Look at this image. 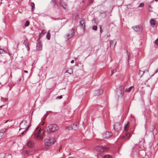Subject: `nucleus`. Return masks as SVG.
<instances>
[{"label":"nucleus","mask_w":158,"mask_h":158,"mask_svg":"<svg viewBox=\"0 0 158 158\" xmlns=\"http://www.w3.org/2000/svg\"><path fill=\"white\" fill-rule=\"evenodd\" d=\"M75 33V29L72 28L70 31L69 33L66 35V36L68 38V40H69L70 38L73 36L74 35Z\"/></svg>","instance_id":"nucleus-8"},{"label":"nucleus","mask_w":158,"mask_h":158,"mask_svg":"<svg viewBox=\"0 0 158 158\" xmlns=\"http://www.w3.org/2000/svg\"><path fill=\"white\" fill-rule=\"evenodd\" d=\"M48 112L47 111L46 113L44 115V116H43V120H44L46 118L47 116L48 115Z\"/></svg>","instance_id":"nucleus-32"},{"label":"nucleus","mask_w":158,"mask_h":158,"mask_svg":"<svg viewBox=\"0 0 158 158\" xmlns=\"http://www.w3.org/2000/svg\"><path fill=\"white\" fill-rule=\"evenodd\" d=\"M7 129L4 128L3 129H2L1 130V132L2 133H3V135L4 134V133H5V131H6Z\"/></svg>","instance_id":"nucleus-35"},{"label":"nucleus","mask_w":158,"mask_h":158,"mask_svg":"<svg viewBox=\"0 0 158 158\" xmlns=\"http://www.w3.org/2000/svg\"><path fill=\"white\" fill-rule=\"evenodd\" d=\"M59 149H59V151H60V150L62 149L61 147H60L59 148Z\"/></svg>","instance_id":"nucleus-50"},{"label":"nucleus","mask_w":158,"mask_h":158,"mask_svg":"<svg viewBox=\"0 0 158 158\" xmlns=\"http://www.w3.org/2000/svg\"><path fill=\"white\" fill-rule=\"evenodd\" d=\"M112 135L111 132L107 131L103 134V137L104 138L107 139L111 137Z\"/></svg>","instance_id":"nucleus-10"},{"label":"nucleus","mask_w":158,"mask_h":158,"mask_svg":"<svg viewBox=\"0 0 158 158\" xmlns=\"http://www.w3.org/2000/svg\"><path fill=\"white\" fill-rule=\"evenodd\" d=\"M72 127L74 130H76L78 129V126L77 125V124L74 123L73 124H72Z\"/></svg>","instance_id":"nucleus-20"},{"label":"nucleus","mask_w":158,"mask_h":158,"mask_svg":"<svg viewBox=\"0 0 158 158\" xmlns=\"http://www.w3.org/2000/svg\"><path fill=\"white\" fill-rule=\"evenodd\" d=\"M154 1L156 2H157V1H158V0H154Z\"/></svg>","instance_id":"nucleus-53"},{"label":"nucleus","mask_w":158,"mask_h":158,"mask_svg":"<svg viewBox=\"0 0 158 158\" xmlns=\"http://www.w3.org/2000/svg\"><path fill=\"white\" fill-rule=\"evenodd\" d=\"M103 156L104 158H110V157L109 155H105Z\"/></svg>","instance_id":"nucleus-36"},{"label":"nucleus","mask_w":158,"mask_h":158,"mask_svg":"<svg viewBox=\"0 0 158 158\" xmlns=\"http://www.w3.org/2000/svg\"><path fill=\"white\" fill-rule=\"evenodd\" d=\"M148 10L149 12H151L152 11V7L150 5L148 6Z\"/></svg>","instance_id":"nucleus-28"},{"label":"nucleus","mask_w":158,"mask_h":158,"mask_svg":"<svg viewBox=\"0 0 158 158\" xmlns=\"http://www.w3.org/2000/svg\"><path fill=\"white\" fill-rule=\"evenodd\" d=\"M133 87V86H131L128 88L126 89L125 91L127 92H129L131 91Z\"/></svg>","instance_id":"nucleus-22"},{"label":"nucleus","mask_w":158,"mask_h":158,"mask_svg":"<svg viewBox=\"0 0 158 158\" xmlns=\"http://www.w3.org/2000/svg\"><path fill=\"white\" fill-rule=\"evenodd\" d=\"M92 29L94 31H96L97 30V27L95 25L93 27Z\"/></svg>","instance_id":"nucleus-34"},{"label":"nucleus","mask_w":158,"mask_h":158,"mask_svg":"<svg viewBox=\"0 0 158 158\" xmlns=\"http://www.w3.org/2000/svg\"><path fill=\"white\" fill-rule=\"evenodd\" d=\"M27 145L29 147L32 148L34 146V143L32 140H29L27 143Z\"/></svg>","instance_id":"nucleus-16"},{"label":"nucleus","mask_w":158,"mask_h":158,"mask_svg":"<svg viewBox=\"0 0 158 158\" xmlns=\"http://www.w3.org/2000/svg\"><path fill=\"white\" fill-rule=\"evenodd\" d=\"M45 32L44 30H43L41 33L40 34L39 37H42L45 34Z\"/></svg>","instance_id":"nucleus-25"},{"label":"nucleus","mask_w":158,"mask_h":158,"mask_svg":"<svg viewBox=\"0 0 158 158\" xmlns=\"http://www.w3.org/2000/svg\"><path fill=\"white\" fill-rule=\"evenodd\" d=\"M49 112H52L51 111H49Z\"/></svg>","instance_id":"nucleus-55"},{"label":"nucleus","mask_w":158,"mask_h":158,"mask_svg":"<svg viewBox=\"0 0 158 158\" xmlns=\"http://www.w3.org/2000/svg\"><path fill=\"white\" fill-rule=\"evenodd\" d=\"M31 7L32 10H34L35 9L34 3L33 2H31Z\"/></svg>","instance_id":"nucleus-27"},{"label":"nucleus","mask_w":158,"mask_h":158,"mask_svg":"<svg viewBox=\"0 0 158 158\" xmlns=\"http://www.w3.org/2000/svg\"><path fill=\"white\" fill-rule=\"evenodd\" d=\"M132 28L136 32H140L142 30V29H141V27L138 25L132 27Z\"/></svg>","instance_id":"nucleus-15"},{"label":"nucleus","mask_w":158,"mask_h":158,"mask_svg":"<svg viewBox=\"0 0 158 158\" xmlns=\"http://www.w3.org/2000/svg\"><path fill=\"white\" fill-rule=\"evenodd\" d=\"M47 133H50L57 131L58 129V127L55 124H50L46 128Z\"/></svg>","instance_id":"nucleus-3"},{"label":"nucleus","mask_w":158,"mask_h":158,"mask_svg":"<svg viewBox=\"0 0 158 158\" xmlns=\"http://www.w3.org/2000/svg\"><path fill=\"white\" fill-rule=\"evenodd\" d=\"M19 126V131L23 130L21 133L22 135H23L25 132L28 128L30 125L28 122H27L26 121L24 120L20 123Z\"/></svg>","instance_id":"nucleus-2"},{"label":"nucleus","mask_w":158,"mask_h":158,"mask_svg":"<svg viewBox=\"0 0 158 158\" xmlns=\"http://www.w3.org/2000/svg\"><path fill=\"white\" fill-rule=\"evenodd\" d=\"M132 158H138V150L135 147L132 148V150L131 154Z\"/></svg>","instance_id":"nucleus-6"},{"label":"nucleus","mask_w":158,"mask_h":158,"mask_svg":"<svg viewBox=\"0 0 158 158\" xmlns=\"http://www.w3.org/2000/svg\"><path fill=\"white\" fill-rule=\"evenodd\" d=\"M44 132L43 130L41 129L39 127H37L33 133L32 136L34 138L36 139H42L43 138Z\"/></svg>","instance_id":"nucleus-1"},{"label":"nucleus","mask_w":158,"mask_h":158,"mask_svg":"<svg viewBox=\"0 0 158 158\" xmlns=\"http://www.w3.org/2000/svg\"><path fill=\"white\" fill-rule=\"evenodd\" d=\"M66 129L69 130H70L72 129H73L72 127V125H71L70 126H69L67 127Z\"/></svg>","instance_id":"nucleus-31"},{"label":"nucleus","mask_w":158,"mask_h":158,"mask_svg":"<svg viewBox=\"0 0 158 158\" xmlns=\"http://www.w3.org/2000/svg\"><path fill=\"white\" fill-rule=\"evenodd\" d=\"M107 148L106 147H104L101 146H98L96 147L95 150L98 152H103L107 150Z\"/></svg>","instance_id":"nucleus-7"},{"label":"nucleus","mask_w":158,"mask_h":158,"mask_svg":"<svg viewBox=\"0 0 158 158\" xmlns=\"http://www.w3.org/2000/svg\"><path fill=\"white\" fill-rule=\"evenodd\" d=\"M103 91L102 89L96 90L95 91L94 93L96 95H99L102 93Z\"/></svg>","instance_id":"nucleus-19"},{"label":"nucleus","mask_w":158,"mask_h":158,"mask_svg":"<svg viewBox=\"0 0 158 158\" xmlns=\"http://www.w3.org/2000/svg\"><path fill=\"white\" fill-rule=\"evenodd\" d=\"M121 128V126L118 123H115L114 125V129L116 131H118Z\"/></svg>","instance_id":"nucleus-12"},{"label":"nucleus","mask_w":158,"mask_h":158,"mask_svg":"<svg viewBox=\"0 0 158 158\" xmlns=\"http://www.w3.org/2000/svg\"><path fill=\"white\" fill-rule=\"evenodd\" d=\"M9 120H7L4 123H6Z\"/></svg>","instance_id":"nucleus-49"},{"label":"nucleus","mask_w":158,"mask_h":158,"mask_svg":"<svg viewBox=\"0 0 158 158\" xmlns=\"http://www.w3.org/2000/svg\"><path fill=\"white\" fill-rule=\"evenodd\" d=\"M144 6V3H141L138 6V7H142L143 6Z\"/></svg>","instance_id":"nucleus-33"},{"label":"nucleus","mask_w":158,"mask_h":158,"mask_svg":"<svg viewBox=\"0 0 158 158\" xmlns=\"http://www.w3.org/2000/svg\"><path fill=\"white\" fill-rule=\"evenodd\" d=\"M25 46L27 48V50L28 51H29V50H30V48L29 47V46H28V44L27 43H25Z\"/></svg>","instance_id":"nucleus-30"},{"label":"nucleus","mask_w":158,"mask_h":158,"mask_svg":"<svg viewBox=\"0 0 158 158\" xmlns=\"http://www.w3.org/2000/svg\"><path fill=\"white\" fill-rule=\"evenodd\" d=\"M3 133L1 131H0V136H2L3 135Z\"/></svg>","instance_id":"nucleus-44"},{"label":"nucleus","mask_w":158,"mask_h":158,"mask_svg":"<svg viewBox=\"0 0 158 158\" xmlns=\"http://www.w3.org/2000/svg\"><path fill=\"white\" fill-rule=\"evenodd\" d=\"M85 19L84 18H81L80 21L81 26L82 27L83 30H84L85 28Z\"/></svg>","instance_id":"nucleus-13"},{"label":"nucleus","mask_w":158,"mask_h":158,"mask_svg":"<svg viewBox=\"0 0 158 158\" xmlns=\"http://www.w3.org/2000/svg\"><path fill=\"white\" fill-rule=\"evenodd\" d=\"M125 87L121 86L118 88L116 91V94L118 97H122L124 93Z\"/></svg>","instance_id":"nucleus-5"},{"label":"nucleus","mask_w":158,"mask_h":158,"mask_svg":"<svg viewBox=\"0 0 158 158\" xmlns=\"http://www.w3.org/2000/svg\"><path fill=\"white\" fill-rule=\"evenodd\" d=\"M74 62V60H72L71 61V63H73Z\"/></svg>","instance_id":"nucleus-46"},{"label":"nucleus","mask_w":158,"mask_h":158,"mask_svg":"<svg viewBox=\"0 0 158 158\" xmlns=\"http://www.w3.org/2000/svg\"><path fill=\"white\" fill-rule=\"evenodd\" d=\"M8 100V98H6L5 99L4 101V102H6Z\"/></svg>","instance_id":"nucleus-45"},{"label":"nucleus","mask_w":158,"mask_h":158,"mask_svg":"<svg viewBox=\"0 0 158 158\" xmlns=\"http://www.w3.org/2000/svg\"><path fill=\"white\" fill-rule=\"evenodd\" d=\"M55 142V139L53 138H50L48 139H46L44 141V144L47 146H50L54 144Z\"/></svg>","instance_id":"nucleus-4"},{"label":"nucleus","mask_w":158,"mask_h":158,"mask_svg":"<svg viewBox=\"0 0 158 158\" xmlns=\"http://www.w3.org/2000/svg\"><path fill=\"white\" fill-rule=\"evenodd\" d=\"M2 0H0V4H1V3H2L1 2H2Z\"/></svg>","instance_id":"nucleus-51"},{"label":"nucleus","mask_w":158,"mask_h":158,"mask_svg":"<svg viewBox=\"0 0 158 158\" xmlns=\"http://www.w3.org/2000/svg\"><path fill=\"white\" fill-rule=\"evenodd\" d=\"M44 123V122H42V124L43 125Z\"/></svg>","instance_id":"nucleus-52"},{"label":"nucleus","mask_w":158,"mask_h":158,"mask_svg":"<svg viewBox=\"0 0 158 158\" xmlns=\"http://www.w3.org/2000/svg\"><path fill=\"white\" fill-rule=\"evenodd\" d=\"M131 135L130 133L127 132L125 133V135L123 136L122 138L127 140L128 139L131 137Z\"/></svg>","instance_id":"nucleus-17"},{"label":"nucleus","mask_w":158,"mask_h":158,"mask_svg":"<svg viewBox=\"0 0 158 158\" xmlns=\"http://www.w3.org/2000/svg\"><path fill=\"white\" fill-rule=\"evenodd\" d=\"M30 24V22L29 21H27L25 23V27H27Z\"/></svg>","instance_id":"nucleus-29"},{"label":"nucleus","mask_w":158,"mask_h":158,"mask_svg":"<svg viewBox=\"0 0 158 158\" xmlns=\"http://www.w3.org/2000/svg\"><path fill=\"white\" fill-rule=\"evenodd\" d=\"M46 37L47 39L48 40H49L50 39V31L49 30L46 36Z\"/></svg>","instance_id":"nucleus-24"},{"label":"nucleus","mask_w":158,"mask_h":158,"mask_svg":"<svg viewBox=\"0 0 158 158\" xmlns=\"http://www.w3.org/2000/svg\"><path fill=\"white\" fill-rule=\"evenodd\" d=\"M4 52V51L2 49L0 48V54L3 53Z\"/></svg>","instance_id":"nucleus-37"},{"label":"nucleus","mask_w":158,"mask_h":158,"mask_svg":"<svg viewBox=\"0 0 158 158\" xmlns=\"http://www.w3.org/2000/svg\"><path fill=\"white\" fill-rule=\"evenodd\" d=\"M145 72L144 71H141L140 70H139V75H140V77H141L143 75V74Z\"/></svg>","instance_id":"nucleus-26"},{"label":"nucleus","mask_w":158,"mask_h":158,"mask_svg":"<svg viewBox=\"0 0 158 158\" xmlns=\"http://www.w3.org/2000/svg\"><path fill=\"white\" fill-rule=\"evenodd\" d=\"M98 158H104L103 156H100V154H98Z\"/></svg>","instance_id":"nucleus-38"},{"label":"nucleus","mask_w":158,"mask_h":158,"mask_svg":"<svg viewBox=\"0 0 158 158\" xmlns=\"http://www.w3.org/2000/svg\"><path fill=\"white\" fill-rule=\"evenodd\" d=\"M51 3L55 8H59V6L58 5V2H56V0H52Z\"/></svg>","instance_id":"nucleus-14"},{"label":"nucleus","mask_w":158,"mask_h":158,"mask_svg":"<svg viewBox=\"0 0 158 158\" xmlns=\"http://www.w3.org/2000/svg\"><path fill=\"white\" fill-rule=\"evenodd\" d=\"M153 2V1H152V2H151V3H152V2Z\"/></svg>","instance_id":"nucleus-56"},{"label":"nucleus","mask_w":158,"mask_h":158,"mask_svg":"<svg viewBox=\"0 0 158 158\" xmlns=\"http://www.w3.org/2000/svg\"><path fill=\"white\" fill-rule=\"evenodd\" d=\"M62 96L60 95V96H58V97H57V99H60L62 98Z\"/></svg>","instance_id":"nucleus-40"},{"label":"nucleus","mask_w":158,"mask_h":158,"mask_svg":"<svg viewBox=\"0 0 158 158\" xmlns=\"http://www.w3.org/2000/svg\"><path fill=\"white\" fill-rule=\"evenodd\" d=\"M150 22L151 25H155L156 23V21L154 19H151L150 20Z\"/></svg>","instance_id":"nucleus-21"},{"label":"nucleus","mask_w":158,"mask_h":158,"mask_svg":"<svg viewBox=\"0 0 158 158\" xmlns=\"http://www.w3.org/2000/svg\"><path fill=\"white\" fill-rule=\"evenodd\" d=\"M158 72V69L155 70L154 74Z\"/></svg>","instance_id":"nucleus-43"},{"label":"nucleus","mask_w":158,"mask_h":158,"mask_svg":"<svg viewBox=\"0 0 158 158\" xmlns=\"http://www.w3.org/2000/svg\"><path fill=\"white\" fill-rule=\"evenodd\" d=\"M152 129L153 130H154L155 129V128H154V127L153 126H152Z\"/></svg>","instance_id":"nucleus-47"},{"label":"nucleus","mask_w":158,"mask_h":158,"mask_svg":"<svg viewBox=\"0 0 158 158\" xmlns=\"http://www.w3.org/2000/svg\"><path fill=\"white\" fill-rule=\"evenodd\" d=\"M99 27H100V31L101 33H102V27L101 26H100Z\"/></svg>","instance_id":"nucleus-41"},{"label":"nucleus","mask_w":158,"mask_h":158,"mask_svg":"<svg viewBox=\"0 0 158 158\" xmlns=\"http://www.w3.org/2000/svg\"><path fill=\"white\" fill-rule=\"evenodd\" d=\"M116 43L117 41H116L115 40H111L110 41V47L112 48H114Z\"/></svg>","instance_id":"nucleus-18"},{"label":"nucleus","mask_w":158,"mask_h":158,"mask_svg":"<svg viewBox=\"0 0 158 158\" xmlns=\"http://www.w3.org/2000/svg\"><path fill=\"white\" fill-rule=\"evenodd\" d=\"M156 43L157 45H158V39H157L156 40Z\"/></svg>","instance_id":"nucleus-42"},{"label":"nucleus","mask_w":158,"mask_h":158,"mask_svg":"<svg viewBox=\"0 0 158 158\" xmlns=\"http://www.w3.org/2000/svg\"><path fill=\"white\" fill-rule=\"evenodd\" d=\"M124 130L125 131H127L129 129V123L127 122V123L125 125L124 127Z\"/></svg>","instance_id":"nucleus-23"},{"label":"nucleus","mask_w":158,"mask_h":158,"mask_svg":"<svg viewBox=\"0 0 158 158\" xmlns=\"http://www.w3.org/2000/svg\"><path fill=\"white\" fill-rule=\"evenodd\" d=\"M36 50L39 51H41L42 49V45L41 42L39 40H37V42L36 46Z\"/></svg>","instance_id":"nucleus-9"},{"label":"nucleus","mask_w":158,"mask_h":158,"mask_svg":"<svg viewBox=\"0 0 158 158\" xmlns=\"http://www.w3.org/2000/svg\"><path fill=\"white\" fill-rule=\"evenodd\" d=\"M2 98V99H4V98Z\"/></svg>","instance_id":"nucleus-54"},{"label":"nucleus","mask_w":158,"mask_h":158,"mask_svg":"<svg viewBox=\"0 0 158 158\" xmlns=\"http://www.w3.org/2000/svg\"><path fill=\"white\" fill-rule=\"evenodd\" d=\"M111 75H112L113 73L116 72V71L115 70H111Z\"/></svg>","instance_id":"nucleus-39"},{"label":"nucleus","mask_w":158,"mask_h":158,"mask_svg":"<svg viewBox=\"0 0 158 158\" xmlns=\"http://www.w3.org/2000/svg\"><path fill=\"white\" fill-rule=\"evenodd\" d=\"M60 5L64 9L66 10L67 8V4L63 0H60Z\"/></svg>","instance_id":"nucleus-11"},{"label":"nucleus","mask_w":158,"mask_h":158,"mask_svg":"<svg viewBox=\"0 0 158 158\" xmlns=\"http://www.w3.org/2000/svg\"><path fill=\"white\" fill-rule=\"evenodd\" d=\"M24 72L25 73H28V71H27V70H24Z\"/></svg>","instance_id":"nucleus-48"}]
</instances>
